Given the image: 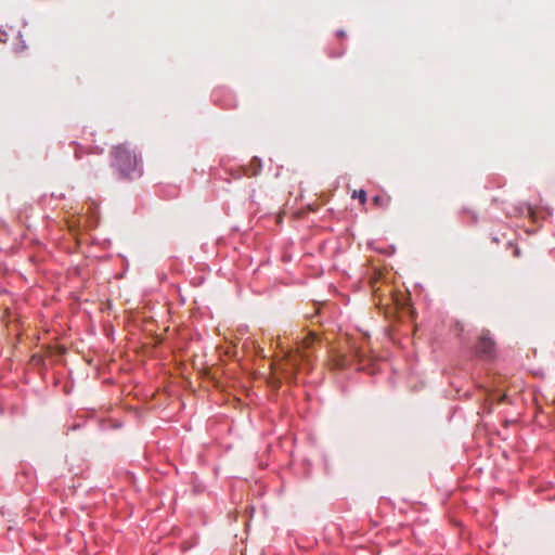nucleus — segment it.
I'll use <instances>...</instances> for the list:
<instances>
[{
	"label": "nucleus",
	"instance_id": "obj_1",
	"mask_svg": "<svg viewBox=\"0 0 555 555\" xmlns=\"http://www.w3.org/2000/svg\"><path fill=\"white\" fill-rule=\"evenodd\" d=\"M315 341L317 336L310 333L301 340L294 353L289 352L281 360L279 367L283 372L285 378L294 379L300 363H310V349L313 347Z\"/></svg>",
	"mask_w": 555,
	"mask_h": 555
},
{
	"label": "nucleus",
	"instance_id": "obj_2",
	"mask_svg": "<svg viewBox=\"0 0 555 555\" xmlns=\"http://www.w3.org/2000/svg\"><path fill=\"white\" fill-rule=\"evenodd\" d=\"M112 166L117 168L121 177L131 178L141 173L140 159L133 150L126 144H119L112 149Z\"/></svg>",
	"mask_w": 555,
	"mask_h": 555
},
{
	"label": "nucleus",
	"instance_id": "obj_4",
	"mask_svg": "<svg viewBox=\"0 0 555 555\" xmlns=\"http://www.w3.org/2000/svg\"><path fill=\"white\" fill-rule=\"evenodd\" d=\"M73 145L75 146V152H74V156L77 160L81 159L83 157V155L86 154V151L83 149V146L77 142H73ZM102 151H100L99 153H101ZM90 153H96L93 149H90L89 151H87V154H90Z\"/></svg>",
	"mask_w": 555,
	"mask_h": 555
},
{
	"label": "nucleus",
	"instance_id": "obj_6",
	"mask_svg": "<svg viewBox=\"0 0 555 555\" xmlns=\"http://www.w3.org/2000/svg\"><path fill=\"white\" fill-rule=\"evenodd\" d=\"M334 362H335L334 365L337 369H344L348 365V360L345 356H339V357L335 358Z\"/></svg>",
	"mask_w": 555,
	"mask_h": 555
},
{
	"label": "nucleus",
	"instance_id": "obj_9",
	"mask_svg": "<svg viewBox=\"0 0 555 555\" xmlns=\"http://www.w3.org/2000/svg\"><path fill=\"white\" fill-rule=\"evenodd\" d=\"M514 256L515 257H519L520 256V249L519 248H517V247L515 248Z\"/></svg>",
	"mask_w": 555,
	"mask_h": 555
},
{
	"label": "nucleus",
	"instance_id": "obj_5",
	"mask_svg": "<svg viewBox=\"0 0 555 555\" xmlns=\"http://www.w3.org/2000/svg\"><path fill=\"white\" fill-rule=\"evenodd\" d=\"M373 203L378 207H386L389 204V198L382 195H376L373 197Z\"/></svg>",
	"mask_w": 555,
	"mask_h": 555
},
{
	"label": "nucleus",
	"instance_id": "obj_8",
	"mask_svg": "<svg viewBox=\"0 0 555 555\" xmlns=\"http://www.w3.org/2000/svg\"><path fill=\"white\" fill-rule=\"evenodd\" d=\"M8 38H9V36H8L7 31L0 29V42L1 43L7 42Z\"/></svg>",
	"mask_w": 555,
	"mask_h": 555
},
{
	"label": "nucleus",
	"instance_id": "obj_3",
	"mask_svg": "<svg viewBox=\"0 0 555 555\" xmlns=\"http://www.w3.org/2000/svg\"><path fill=\"white\" fill-rule=\"evenodd\" d=\"M476 352L479 357L491 358L494 352V341L489 337L488 333H483L477 343Z\"/></svg>",
	"mask_w": 555,
	"mask_h": 555
},
{
	"label": "nucleus",
	"instance_id": "obj_7",
	"mask_svg": "<svg viewBox=\"0 0 555 555\" xmlns=\"http://www.w3.org/2000/svg\"><path fill=\"white\" fill-rule=\"evenodd\" d=\"M352 197L359 198L361 204H364L366 202V193L363 190L354 191Z\"/></svg>",
	"mask_w": 555,
	"mask_h": 555
}]
</instances>
